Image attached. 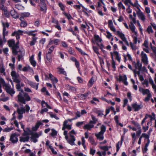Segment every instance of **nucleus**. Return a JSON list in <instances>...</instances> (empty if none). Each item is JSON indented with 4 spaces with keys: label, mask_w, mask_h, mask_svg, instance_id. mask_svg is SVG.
<instances>
[{
    "label": "nucleus",
    "mask_w": 156,
    "mask_h": 156,
    "mask_svg": "<svg viewBox=\"0 0 156 156\" xmlns=\"http://www.w3.org/2000/svg\"><path fill=\"white\" fill-rule=\"evenodd\" d=\"M127 80V78L126 75L123 76L119 75L118 79V80L119 81H122L123 83L126 85H128V83L126 81Z\"/></svg>",
    "instance_id": "10"
},
{
    "label": "nucleus",
    "mask_w": 156,
    "mask_h": 156,
    "mask_svg": "<svg viewBox=\"0 0 156 156\" xmlns=\"http://www.w3.org/2000/svg\"><path fill=\"white\" fill-rule=\"evenodd\" d=\"M81 113L80 112L78 111H77L75 113V115L76 116L74 118V119H77L78 118H80L81 116Z\"/></svg>",
    "instance_id": "44"
},
{
    "label": "nucleus",
    "mask_w": 156,
    "mask_h": 156,
    "mask_svg": "<svg viewBox=\"0 0 156 156\" xmlns=\"http://www.w3.org/2000/svg\"><path fill=\"white\" fill-rule=\"evenodd\" d=\"M46 56V58L45 60V63L48 66H50L52 62V58L50 55H48Z\"/></svg>",
    "instance_id": "13"
},
{
    "label": "nucleus",
    "mask_w": 156,
    "mask_h": 156,
    "mask_svg": "<svg viewBox=\"0 0 156 156\" xmlns=\"http://www.w3.org/2000/svg\"><path fill=\"white\" fill-rule=\"evenodd\" d=\"M42 134V133L41 132H39V133H34L32 134L31 137L35 138H38L39 137V136L41 135Z\"/></svg>",
    "instance_id": "31"
},
{
    "label": "nucleus",
    "mask_w": 156,
    "mask_h": 156,
    "mask_svg": "<svg viewBox=\"0 0 156 156\" xmlns=\"http://www.w3.org/2000/svg\"><path fill=\"white\" fill-rule=\"evenodd\" d=\"M2 9L4 12V14L5 16L7 17H9V14L7 11V8L3 7H2Z\"/></svg>",
    "instance_id": "30"
},
{
    "label": "nucleus",
    "mask_w": 156,
    "mask_h": 156,
    "mask_svg": "<svg viewBox=\"0 0 156 156\" xmlns=\"http://www.w3.org/2000/svg\"><path fill=\"white\" fill-rule=\"evenodd\" d=\"M5 69L2 66H0V73L3 74L4 75H5V73L4 72Z\"/></svg>",
    "instance_id": "51"
},
{
    "label": "nucleus",
    "mask_w": 156,
    "mask_h": 156,
    "mask_svg": "<svg viewBox=\"0 0 156 156\" xmlns=\"http://www.w3.org/2000/svg\"><path fill=\"white\" fill-rule=\"evenodd\" d=\"M66 129H68V130H70V129H72L71 126L70 125H68L64 127V129H62V130H65Z\"/></svg>",
    "instance_id": "61"
},
{
    "label": "nucleus",
    "mask_w": 156,
    "mask_h": 156,
    "mask_svg": "<svg viewBox=\"0 0 156 156\" xmlns=\"http://www.w3.org/2000/svg\"><path fill=\"white\" fill-rule=\"evenodd\" d=\"M137 125H138V128L139 129L136 132V135L137 136H139L141 133V129L139 124H137Z\"/></svg>",
    "instance_id": "45"
},
{
    "label": "nucleus",
    "mask_w": 156,
    "mask_h": 156,
    "mask_svg": "<svg viewBox=\"0 0 156 156\" xmlns=\"http://www.w3.org/2000/svg\"><path fill=\"white\" fill-rule=\"evenodd\" d=\"M28 83L31 87L35 89L36 90H37L39 85L38 83H36L31 81H28Z\"/></svg>",
    "instance_id": "17"
},
{
    "label": "nucleus",
    "mask_w": 156,
    "mask_h": 156,
    "mask_svg": "<svg viewBox=\"0 0 156 156\" xmlns=\"http://www.w3.org/2000/svg\"><path fill=\"white\" fill-rule=\"evenodd\" d=\"M71 139L68 140V142L71 145H75L74 141L76 140V139L74 136L73 135H71Z\"/></svg>",
    "instance_id": "24"
},
{
    "label": "nucleus",
    "mask_w": 156,
    "mask_h": 156,
    "mask_svg": "<svg viewBox=\"0 0 156 156\" xmlns=\"http://www.w3.org/2000/svg\"><path fill=\"white\" fill-rule=\"evenodd\" d=\"M55 47L54 46H52L49 48L48 52V55H50V54L52 52L54 51Z\"/></svg>",
    "instance_id": "37"
},
{
    "label": "nucleus",
    "mask_w": 156,
    "mask_h": 156,
    "mask_svg": "<svg viewBox=\"0 0 156 156\" xmlns=\"http://www.w3.org/2000/svg\"><path fill=\"white\" fill-rule=\"evenodd\" d=\"M135 44H135L134 42V44H133V43H132V42H130V46L131 47V48H132V49L133 50H135V51L137 49V47H136V45H135Z\"/></svg>",
    "instance_id": "40"
},
{
    "label": "nucleus",
    "mask_w": 156,
    "mask_h": 156,
    "mask_svg": "<svg viewBox=\"0 0 156 156\" xmlns=\"http://www.w3.org/2000/svg\"><path fill=\"white\" fill-rule=\"evenodd\" d=\"M124 3L126 5H128L129 4H130L131 5V3H132V2L131 0H125L124 2Z\"/></svg>",
    "instance_id": "63"
},
{
    "label": "nucleus",
    "mask_w": 156,
    "mask_h": 156,
    "mask_svg": "<svg viewBox=\"0 0 156 156\" xmlns=\"http://www.w3.org/2000/svg\"><path fill=\"white\" fill-rule=\"evenodd\" d=\"M19 52L20 54L18 55V59L19 61L23 59V57L25 54V51L24 50L20 51Z\"/></svg>",
    "instance_id": "25"
},
{
    "label": "nucleus",
    "mask_w": 156,
    "mask_h": 156,
    "mask_svg": "<svg viewBox=\"0 0 156 156\" xmlns=\"http://www.w3.org/2000/svg\"><path fill=\"white\" fill-rule=\"evenodd\" d=\"M129 27L130 29L132 31V33H134V34L133 35V41H134L135 44L137 43V33L136 31H135V27L133 24L132 22H130V24L129 25Z\"/></svg>",
    "instance_id": "2"
},
{
    "label": "nucleus",
    "mask_w": 156,
    "mask_h": 156,
    "mask_svg": "<svg viewBox=\"0 0 156 156\" xmlns=\"http://www.w3.org/2000/svg\"><path fill=\"white\" fill-rule=\"evenodd\" d=\"M100 148L105 151H107L108 150V147L107 146H101L100 147Z\"/></svg>",
    "instance_id": "53"
},
{
    "label": "nucleus",
    "mask_w": 156,
    "mask_h": 156,
    "mask_svg": "<svg viewBox=\"0 0 156 156\" xmlns=\"http://www.w3.org/2000/svg\"><path fill=\"white\" fill-rule=\"evenodd\" d=\"M98 45L100 48V49L102 50L104 48V46L102 44L101 41L97 42L96 44Z\"/></svg>",
    "instance_id": "47"
},
{
    "label": "nucleus",
    "mask_w": 156,
    "mask_h": 156,
    "mask_svg": "<svg viewBox=\"0 0 156 156\" xmlns=\"http://www.w3.org/2000/svg\"><path fill=\"white\" fill-rule=\"evenodd\" d=\"M18 136L15 133L12 134L10 136V141L13 144L16 143L18 141L17 137Z\"/></svg>",
    "instance_id": "14"
},
{
    "label": "nucleus",
    "mask_w": 156,
    "mask_h": 156,
    "mask_svg": "<svg viewBox=\"0 0 156 156\" xmlns=\"http://www.w3.org/2000/svg\"><path fill=\"white\" fill-rule=\"evenodd\" d=\"M104 133H102L99 132L98 133H95V136L96 137L97 139L99 140H104Z\"/></svg>",
    "instance_id": "19"
},
{
    "label": "nucleus",
    "mask_w": 156,
    "mask_h": 156,
    "mask_svg": "<svg viewBox=\"0 0 156 156\" xmlns=\"http://www.w3.org/2000/svg\"><path fill=\"white\" fill-rule=\"evenodd\" d=\"M37 38L36 37H33L32 38V40L30 42V45L31 46H33L35 44V43L37 42Z\"/></svg>",
    "instance_id": "33"
},
{
    "label": "nucleus",
    "mask_w": 156,
    "mask_h": 156,
    "mask_svg": "<svg viewBox=\"0 0 156 156\" xmlns=\"http://www.w3.org/2000/svg\"><path fill=\"white\" fill-rule=\"evenodd\" d=\"M23 96L24 97L25 101H29L31 100L28 94L24 92Z\"/></svg>",
    "instance_id": "34"
},
{
    "label": "nucleus",
    "mask_w": 156,
    "mask_h": 156,
    "mask_svg": "<svg viewBox=\"0 0 156 156\" xmlns=\"http://www.w3.org/2000/svg\"><path fill=\"white\" fill-rule=\"evenodd\" d=\"M133 66L135 68L134 70H137L138 69L140 72L141 70V67L142 64L140 62L139 60L137 61L136 62H133Z\"/></svg>",
    "instance_id": "8"
},
{
    "label": "nucleus",
    "mask_w": 156,
    "mask_h": 156,
    "mask_svg": "<svg viewBox=\"0 0 156 156\" xmlns=\"http://www.w3.org/2000/svg\"><path fill=\"white\" fill-rule=\"evenodd\" d=\"M122 139L120 141L118 142L116 145V151H118L120 149V147L122 146Z\"/></svg>",
    "instance_id": "29"
},
{
    "label": "nucleus",
    "mask_w": 156,
    "mask_h": 156,
    "mask_svg": "<svg viewBox=\"0 0 156 156\" xmlns=\"http://www.w3.org/2000/svg\"><path fill=\"white\" fill-rule=\"evenodd\" d=\"M111 53H112L113 58V56H114L115 59L119 62H120L121 57L118 52L117 51H115L113 53L111 52L110 53L111 54Z\"/></svg>",
    "instance_id": "15"
},
{
    "label": "nucleus",
    "mask_w": 156,
    "mask_h": 156,
    "mask_svg": "<svg viewBox=\"0 0 156 156\" xmlns=\"http://www.w3.org/2000/svg\"><path fill=\"white\" fill-rule=\"evenodd\" d=\"M58 72L60 74H62L65 75H66V71H64V69L59 68H58Z\"/></svg>",
    "instance_id": "43"
},
{
    "label": "nucleus",
    "mask_w": 156,
    "mask_h": 156,
    "mask_svg": "<svg viewBox=\"0 0 156 156\" xmlns=\"http://www.w3.org/2000/svg\"><path fill=\"white\" fill-rule=\"evenodd\" d=\"M24 92L22 91L20 92L18 95V99L20 102L23 104H25V100L23 96Z\"/></svg>",
    "instance_id": "9"
},
{
    "label": "nucleus",
    "mask_w": 156,
    "mask_h": 156,
    "mask_svg": "<svg viewBox=\"0 0 156 156\" xmlns=\"http://www.w3.org/2000/svg\"><path fill=\"white\" fill-rule=\"evenodd\" d=\"M8 32L6 31V29L5 28H3V36L4 37V42H5L6 41V40L5 39V35H7L8 34Z\"/></svg>",
    "instance_id": "50"
},
{
    "label": "nucleus",
    "mask_w": 156,
    "mask_h": 156,
    "mask_svg": "<svg viewBox=\"0 0 156 156\" xmlns=\"http://www.w3.org/2000/svg\"><path fill=\"white\" fill-rule=\"evenodd\" d=\"M63 13L69 20H70L72 18V16L70 14H68L66 12H63Z\"/></svg>",
    "instance_id": "57"
},
{
    "label": "nucleus",
    "mask_w": 156,
    "mask_h": 156,
    "mask_svg": "<svg viewBox=\"0 0 156 156\" xmlns=\"http://www.w3.org/2000/svg\"><path fill=\"white\" fill-rule=\"evenodd\" d=\"M111 58H112V67L114 69V70H115V61L114 60V58H113V55H112V53H111Z\"/></svg>",
    "instance_id": "38"
},
{
    "label": "nucleus",
    "mask_w": 156,
    "mask_h": 156,
    "mask_svg": "<svg viewBox=\"0 0 156 156\" xmlns=\"http://www.w3.org/2000/svg\"><path fill=\"white\" fill-rule=\"evenodd\" d=\"M138 76L139 77V80L141 81H142L144 80V78L143 76L142 75H140V72H138Z\"/></svg>",
    "instance_id": "62"
},
{
    "label": "nucleus",
    "mask_w": 156,
    "mask_h": 156,
    "mask_svg": "<svg viewBox=\"0 0 156 156\" xmlns=\"http://www.w3.org/2000/svg\"><path fill=\"white\" fill-rule=\"evenodd\" d=\"M143 45L146 48H143V50L147 53H149V50L148 49L149 47L148 41L147 40L145 41L144 44H143Z\"/></svg>",
    "instance_id": "16"
},
{
    "label": "nucleus",
    "mask_w": 156,
    "mask_h": 156,
    "mask_svg": "<svg viewBox=\"0 0 156 156\" xmlns=\"http://www.w3.org/2000/svg\"><path fill=\"white\" fill-rule=\"evenodd\" d=\"M151 97V94H148L147 96L144 99V101H148L150 99V98Z\"/></svg>",
    "instance_id": "58"
},
{
    "label": "nucleus",
    "mask_w": 156,
    "mask_h": 156,
    "mask_svg": "<svg viewBox=\"0 0 156 156\" xmlns=\"http://www.w3.org/2000/svg\"><path fill=\"white\" fill-rule=\"evenodd\" d=\"M42 124V122L40 121L37 122L35 126L32 127V130L34 131H37L39 128L40 126Z\"/></svg>",
    "instance_id": "22"
},
{
    "label": "nucleus",
    "mask_w": 156,
    "mask_h": 156,
    "mask_svg": "<svg viewBox=\"0 0 156 156\" xmlns=\"http://www.w3.org/2000/svg\"><path fill=\"white\" fill-rule=\"evenodd\" d=\"M40 7L41 8V10L44 13H45L47 10V6L45 3H42L40 4Z\"/></svg>",
    "instance_id": "21"
},
{
    "label": "nucleus",
    "mask_w": 156,
    "mask_h": 156,
    "mask_svg": "<svg viewBox=\"0 0 156 156\" xmlns=\"http://www.w3.org/2000/svg\"><path fill=\"white\" fill-rule=\"evenodd\" d=\"M17 112L19 114H22L25 113V110L23 107V105L20 108H18L17 110Z\"/></svg>",
    "instance_id": "23"
},
{
    "label": "nucleus",
    "mask_w": 156,
    "mask_h": 156,
    "mask_svg": "<svg viewBox=\"0 0 156 156\" xmlns=\"http://www.w3.org/2000/svg\"><path fill=\"white\" fill-rule=\"evenodd\" d=\"M132 107L135 112H137L142 108L143 106L141 104L138 105L136 103H135L132 105Z\"/></svg>",
    "instance_id": "11"
},
{
    "label": "nucleus",
    "mask_w": 156,
    "mask_h": 156,
    "mask_svg": "<svg viewBox=\"0 0 156 156\" xmlns=\"http://www.w3.org/2000/svg\"><path fill=\"white\" fill-rule=\"evenodd\" d=\"M23 32L22 30H18L17 31H15L11 34L12 36H16L17 41L16 43L15 44V41L13 39L10 40V47H12L13 54L15 55L17 54V51L19 48V40L20 38V35H22Z\"/></svg>",
    "instance_id": "1"
},
{
    "label": "nucleus",
    "mask_w": 156,
    "mask_h": 156,
    "mask_svg": "<svg viewBox=\"0 0 156 156\" xmlns=\"http://www.w3.org/2000/svg\"><path fill=\"white\" fill-rule=\"evenodd\" d=\"M107 37L108 39H110L112 38L111 41H112L113 40V38L112 37V35L109 32L107 31Z\"/></svg>",
    "instance_id": "48"
},
{
    "label": "nucleus",
    "mask_w": 156,
    "mask_h": 156,
    "mask_svg": "<svg viewBox=\"0 0 156 156\" xmlns=\"http://www.w3.org/2000/svg\"><path fill=\"white\" fill-rule=\"evenodd\" d=\"M118 5L119 10L121 9L124 10L125 9V6L122 4L121 2H119L118 4Z\"/></svg>",
    "instance_id": "39"
},
{
    "label": "nucleus",
    "mask_w": 156,
    "mask_h": 156,
    "mask_svg": "<svg viewBox=\"0 0 156 156\" xmlns=\"http://www.w3.org/2000/svg\"><path fill=\"white\" fill-rule=\"evenodd\" d=\"M48 78L50 79L52 82L53 84H54L58 81L57 79L53 76L51 73H49L48 75Z\"/></svg>",
    "instance_id": "18"
},
{
    "label": "nucleus",
    "mask_w": 156,
    "mask_h": 156,
    "mask_svg": "<svg viewBox=\"0 0 156 156\" xmlns=\"http://www.w3.org/2000/svg\"><path fill=\"white\" fill-rule=\"evenodd\" d=\"M142 94L143 95H145L146 94H147L148 95V94L150 93V91L148 89H144Z\"/></svg>",
    "instance_id": "54"
},
{
    "label": "nucleus",
    "mask_w": 156,
    "mask_h": 156,
    "mask_svg": "<svg viewBox=\"0 0 156 156\" xmlns=\"http://www.w3.org/2000/svg\"><path fill=\"white\" fill-rule=\"evenodd\" d=\"M140 55L142 62L145 65H147L148 64L149 61L147 55L143 51H142Z\"/></svg>",
    "instance_id": "3"
},
{
    "label": "nucleus",
    "mask_w": 156,
    "mask_h": 156,
    "mask_svg": "<svg viewBox=\"0 0 156 156\" xmlns=\"http://www.w3.org/2000/svg\"><path fill=\"white\" fill-rule=\"evenodd\" d=\"M9 51V49L8 48H5L3 49L4 53L7 55H9V54L8 53Z\"/></svg>",
    "instance_id": "60"
},
{
    "label": "nucleus",
    "mask_w": 156,
    "mask_h": 156,
    "mask_svg": "<svg viewBox=\"0 0 156 156\" xmlns=\"http://www.w3.org/2000/svg\"><path fill=\"white\" fill-rule=\"evenodd\" d=\"M30 15V13L28 12H23L21 14V15L23 16L24 17H28Z\"/></svg>",
    "instance_id": "49"
},
{
    "label": "nucleus",
    "mask_w": 156,
    "mask_h": 156,
    "mask_svg": "<svg viewBox=\"0 0 156 156\" xmlns=\"http://www.w3.org/2000/svg\"><path fill=\"white\" fill-rule=\"evenodd\" d=\"M12 12H13L14 14H13L12 13H11V15H12V17L13 18H15V19H16V18H17L18 17V15H17V13L16 12H15L13 11H12Z\"/></svg>",
    "instance_id": "56"
},
{
    "label": "nucleus",
    "mask_w": 156,
    "mask_h": 156,
    "mask_svg": "<svg viewBox=\"0 0 156 156\" xmlns=\"http://www.w3.org/2000/svg\"><path fill=\"white\" fill-rule=\"evenodd\" d=\"M60 40L58 39H54L53 40L50 39L48 45L47 46V47H48L49 46L51 45L54 44L56 45H57L58 44V43L60 42Z\"/></svg>",
    "instance_id": "12"
},
{
    "label": "nucleus",
    "mask_w": 156,
    "mask_h": 156,
    "mask_svg": "<svg viewBox=\"0 0 156 156\" xmlns=\"http://www.w3.org/2000/svg\"><path fill=\"white\" fill-rule=\"evenodd\" d=\"M29 137L28 136H21L20 137V141L24 142L28 141L29 140Z\"/></svg>",
    "instance_id": "26"
},
{
    "label": "nucleus",
    "mask_w": 156,
    "mask_h": 156,
    "mask_svg": "<svg viewBox=\"0 0 156 156\" xmlns=\"http://www.w3.org/2000/svg\"><path fill=\"white\" fill-rule=\"evenodd\" d=\"M141 136L142 138L143 137L145 138L146 139H147V140L149 139L150 137V135L149 134H146L145 133H143L142 134Z\"/></svg>",
    "instance_id": "42"
},
{
    "label": "nucleus",
    "mask_w": 156,
    "mask_h": 156,
    "mask_svg": "<svg viewBox=\"0 0 156 156\" xmlns=\"http://www.w3.org/2000/svg\"><path fill=\"white\" fill-rule=\"evenodd\" d=\"M76 48L81 53V54L83 55H85L87 54L83 51L82 49L77 47H76Z\"/></svg>",
    "instance_id": "55"
},
{
    "label": "nucleus",
    "mask_w": 156,
    "mask_h": 156,
    "mask_svg": "<svg viewBox=\"0 0 156 156\" xmlns=\"http://www.w3.org/2000/svg\"><path fill=\"white\" fill-rule=\"evenodd\" d=\"M2 84L5 87V89L6 92L9 94H10V87L8 85L5 83L4 80L2 78H0V85Z\"/></svg>",
    "instance_id": "5"
},
{
    "label": "nucleus",
    "mask_w": 156,
    "mask_h": 156,
    "mask_svg": "<svg viewBox=\"0 0 156 156\" xmlns=\"http://www.w3.org/2000/svg\"><path fill=\"white\" fill-rule=\"evenodd\" d=\"M89 92H88L86 93H85L84 94H81L80 95V97L82 99H85L86 98V97L87 96Z\"/></svg>",
    "instance_id": "35"
},
{
    "label": "nucleus",
    "mask_w": 156,
    "mask_h": 156,
    "mask_svg": "<svg viewBox=\"0 0 156 156\" xmlns=\"http://www.w3.org/2000/svg\"><path fill=\"white\" fill-rule=\"evenodd\" d=\"M27 24L25 21L21 22L20 24V26L21 27H25L27 26Z\"/></svg>",
    "instance_id": "46"
},
{
    "label": "nucleus",
    "mask_w": 156,
    "mask_h": 156,
    "mask_svg": "<svg viewBox=\"0 0 156 156\" xmlns=\"http://www.w3.org/2000/svg\"><path fill=\"white\" fill-rule=\"evenodd\" d=\"M30 62L31 64L34 67L36 66L37 62L34 59V55H32L30 58Z\"/></svg>",
    "instance_id": "20"
},
{
    "label": "nucleus",
    "mask_w": 156,
    "mask_h": 156,
    "mask_svg": "<svg viewBox=\"0 0 156 156\" xmlns=\"http://www.w3.org/2000/svg\"><path fill=\"white\" fill-rule=\"evenodd\" d=\"M22 70L23 71L26 72L28 70L30 71H33V69L29 66H25L23 68Z\"/></svg>",
    "instance_id": "28"
},
{
    "label": "nucleus",
    "mask_w": 156,
    "mask_h": 156,
    "mask_svg": "<svg viewBox=\"0 0 156 156\" xmlns=\"http://www.w3.org/2000/svg\"><path fill=\"white\" fill-rule=\"evenodd\" d=\"M131 136H132V138H133V143H134L136 140V136H137L136 135V134L135 133H131Z\"/></svg>",
    "instance_id": "52"
},
{
    "label": "nucleus",
    "mask_w": 156,
    "mask_h": 156,
    "mask_svg": "<svg viewBox=\"0 0 156 156\" xmlns=\"http://www.w3.org/2000/svg\"><path fill=\"white\" fill-rule=\"evenodd\" d=\"M11 75L12 76L13 81L16 83H19L20 81L18 79L19 75L14 70H13L11 73Z\"/></svg>",
    "instance_id": "4"
},
{
    "label": "nucleus",
    "mask_w": 156,
    "mask_h": 156,
    "mask_svg": "<svg viewBox=\"0 0 156 156\" xmlns=\"http://www.w3.org/2000/svg\"><path fill=\"white\" fill-rule=\"evenodd\" d=\"M117 34L120 37L122 41L125 42V44L127 46H129V43L127 41L125 37L124 34L119 31H117Z\"/></svg>",
    "instance_id": "7"
},
{
    "label": "nucleus",
    "mask_w": 156,
    "mask_h": 156,
    "mask_svg": "<svg viewBox=\"0 0 156 156\" xmlns=\"http://www.w3.org/2000/svg\"><path fill=\"white\" fill-rule=\"evenodd\" d=\"M49 115L51 118H54L57 120L59 119V118L56 116V114H53L51 113H50Z\"/></svg>",
    "instance_id": "59"
},
{
    "label": "nucleus",
    "mask_w": 156,
    "mask_h": 156,
    "mask_svg": "<svg viewBox=\"0 0 156 156\" xmlns=\"http://www.w3.org/2000/svg\"><path fill=\"white\" fill-rule=\"evenodd\" d=\"M138 16L140 19L143 22H144L146 20V17L145 15L142 12L140 8L138 9V10L136 11Z\"/></svg>",
    "instance_id": "6"
},
{
    "label": "nucleus",
    "mask_w": 156,
    "mask_h": 156,
    "mask_svg": "<svg viewBox=\"0 0 156 156\" xmlns=\"http://www.w3.org/2000/svg\"><path fill=\"white\" fill-rule=\"evenodd\" d=\"M100 129L101 131L99 132L104 133L106 130V127L104 125H101L100 127Z\"/></svg>",
    "instance_id": "32"
},
{
    "label": "nucleus",
    "mask_w": 156,
    "mask_h": 156,
    "mask_svg": "<svg viewBox=\"0 0 156 156\" xmlns=\"http://www.w3.org/2000/svg\"><path fill=\"white\" fill-rule=\"evenodd\" d=\"M94 37L95 38V41L96 43L97 44V42H99L100 41H102V39L100 38L99 36L98 35H94Z\"/></svg>",
    "instance_id": "36"
},
{
    "label": "nucleus",
    "mask_w": 156,
    "mask_h": 156,
    "mask_svg": "<svg viewBox=\"0 0 156 156\" xmlns=\"http://www.w3.org/2000/svg\"><path fill=\"white\" fill-rule=\"evenodd\" d=\"M52 132L51 133V135L52 136H56L57 134V132L54 129H52L51 130Z\"/></svg>",
    "instance_id": "64"
},
{
    "label": "nucleus",
    "mask_w": 156,
    "mask_h": 156,
    "mask_svg": "<svg viewBox=\"0 0 156 156\" xmlns=\"http://www.w3.org/2000/svg\"><path fill=\"white\" fill-rule=\"evenodd\" d=\"M147 31L149 34L153 33L154 32V31L152 29V27L151 26H149L148 27L147 29Z\"/></svg>",
    "instance_id": "41"
},
{
    "label": "nucleus",
    "mask_w": 156,
    "mask_h": 156,
    "mask_svg": "<svg viewBox=\"0 0 156 156\" xmlns=\"http://www.w3.org/2000/svg\"><path fill=\"white\" fill-rule=\"evenodd\" d=\"M94 125L93 124H88L85 125L83 127V129H84L90 130L91 129L93 128L94 127Z\"/></svg>",
    "instance_id": "27"
}]
</instances>
